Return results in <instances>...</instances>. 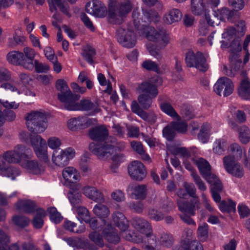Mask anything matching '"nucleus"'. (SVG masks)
I'll return each instance as SVG.
<instances>
[{
    "label": "nucleus",
    "instance_id": "obj_45",
    "mask_svg": "<svg viewBox=\"0 0 250 250\" xmlns=\"http://www.w3.org/2000/svg\"><path fill=\"white\" fill-rule=\"evenodd\" d=\"M64 229L70 232L77 233H81L83 232L85 230V226L83 224L80 225L78 228H77V224L71 221H66L63 223Z\"/></svg>",
    "mask_w": 250,
    "mask_h": 250
},
{
    "label": "nucleus",
    "instance_id": "obj_49",
    "mask_svg": "<svg viewBox=\"0 0 250 250\" xmlns=\"http://www.w3.org/2000/svg\"><path fill=\"white\" fill-rule=\"evenodd\" d=\"M155 98L148 95L140 94L138 97V101L143 108L147 109L151 106L152 103V99Z\"/></svg>",
    "mask_w": 250,
    "mask_h": 250
},
{
    "label": "nucleus",
    "instance_id": "obj_17",
    "mask_svg": "<svg viewBox=\"0 0 250 250\" xmlns=\"http://www.w3.org/2000/svg\"><path fill=\"white\" fill-rule=\"evenodd\" d=\"M234 90V85L232 81L228 78L222 77L218 80L214 85V90L218 95L222 92L224 96L230 95Z\"/></svg>",
    "mask_w": 250,
    "mask_h": 250
},
{
    "label": "nucleus",
    "instance_id": "obj_51",
    "mask_svg": "<svg viewBox=\"0 0 250 250\" xmlns=\"http://www.w3.org/2000/svg\"><path fill=\"white\" fill-rule=\"evenodd\" d=\"M239 139L244 144H246L250 141V130L246 126H241L239 131Z\"/></svg>",
    "mask_w": 250,
    "mask_h": 250
},
{
    "label": "nucleus",
    "instance_id": "obj_39",
    "mask_svg": "<svg viewBox=\"0 0 250 250\" xmlns=\"http://www.w3.org/2000/svg\"><path fill=\"white\" fill-rule=\"evenodd\" d=\"M190 9L195 15H200L206 11L203 0H191Z\"/></svg>",
    "mask_w": 250,
    "mask_h": 250
},
{
    "label": "nucleus",
    "instance_id": "obj_60",
    "mask_svg": "<svg viewBox=\"0 0 250 250\" xmlns=\"http://www.w3.org/2000/svg\"><path fill=\"white\" fill-rule=\"evenodd\" d=\"M198 237L202 242L206 241L208 238V226L207 224H204L200 226L197 230Z\"/></svg>",
    "mask_w": 250,
    "mask_h": 250
},
{
    "label": "nucleus",
    "instance_id": "obj_27",
    "mask_svg": "<svg viewBox=\"0 0 250 250\" xmlns=\"http://www.w3.org/2000/svg\"><path fill=\"white\" fill-rule=\"evenodd\" d=\"M236 12L234 10H230L227 7H223L220 9L214 11L213 16L214 18L216 19L217 22L219 24V21H224L228 19V21H232L233 18L236 16Z\"/></svg>",
    "mask_w": 250,
    "mask_h": 250
},
{
    "label": "nucleus",
    "instance_id": "obj_2",
    "mask_svg": "<svg viewBox=\"0 0 250 250\" xmlns=\"http://www.w3.org/2000/svg\"><path fill=\"white\" fill-rule=\"evenodd\" d=\"M144 19L139 18L140 14L137 10H134L132 13L133 23L135 28L143 29L146 32L147 40L156 42L160 49L164 48L169 42L170 37L167 31L163 29H155L151 26H146L144 22H156L159 20L157 12L152 10H145L143 9Z\"/></svg>",
    "mask_w": 250,
    "mask_h": 250
},
{
    "label": "nucleus",
    "instance_id": "obj_61",
    "mask_svg": "<svg viewBox=\"0 0 250 250\" xmlns=\"http://www.w3.org/2000/svg\"><path fill=\"white\" fill-rule=\"evenodd\" d=\"M98 80L101 85L106 86V89L104 91L108 93H110L112 92V88L111 83L108 80H106V78L104 75L102 73H99L98 75Z\"/></svg>",
    "mask_w": 250,
    "mask_h": 250
},
{
    "label": "nucleus",
    "instance_id": "obj_20",
    "mask_svg": "<svg viewBox=\"0 0 250 250\" xmlns=\"http://www.w3.org/2000/svg\"><path fill=\"white\" fill-rule=\"evenodd\" d=\"M96 122V119L87 117H78L69 119L67 126L69 129L76 130L79 128H85Z\"/></svg>",
    "mask_w": 250,
    "mask_h": 250
},
{
    "label": "nucleus",
    "instance_id": "obj_23",
    "mask_svg": "<svg viewBox=\"0 0 250 250\" xmlns=\"http://www.w3.org/2000/svg\"><path fill=\"white\" fill-rule=\"evenodd\" d=\"M126 191L132 198L136 200H144L146 196L147 188L145 185L130 184L128 185Z\"/></svg>",
    "mask_w": 250,
    "mask_h": 250
},
{
    "label": "nucleus",
    "instance_id": "obj_7",
    "mask_svg": "<svg viewBox=\"0 0 250 250\" xmlns=\"http://www.w3.org/2000/svg\"><path fill=\"white\" fill-rule=\"evenodd\" d=\"M20 136L21 139L25 142L28 141L29 137L30 142L37 157L45 164L49 163V159L47 153V146L45 140L43 139L40 135H36L32 136L25 132H21Z\"/></svg>",
    "mask_w": 250,
    "mask_h": 250
},
{
    "label": "nucleus",
    "instance_id": "obj_13",
    "mask_svg": "<svg viewBox=\"0 0 250 250\" xmlns=\"http://www.w3.org/2000/svg\"><path fill=\"white\" fill-rule=\"evenodd\" d=\"M56 86L60 92L58 94V99L62 103H64L65 108L72 101L73 99H78L79 95L72 93L68 87L66 82L62 80L59 79L57 81Z\"/></svg>",
    "mask_w": 250,
    "mask_h": 250
},
{
    "label": "nucleus",
    "instance_id": "obj_63",
    "mask_svg": "<svg viewBox=\"0 0 250 250\" xmlns=\"http://www.w3.org/2000/svg\"><path fill=\"white\" fill-rule=\"evenodd\" d=\"M228 3L235 12L241 10L245 6L244 0H228Z\"/></svg>",
    "mask_w": 250,
    "mask_h": 250
},
{
    "label": "nucleus",
    "instance_id": "obj_33",
    "mask_svg": "<svg viewBox=\"0 0 250 250\" xmlns=\"http://www.w3.org/2000/svg\"><path fill=\"white\" fill-rule=\"evenodd\" d=\"M182 17V12L177 8H172L164 16V21L171 24L179 21Z\"/></svg>",
    "mask_w": 250,
    "mask_h": 250
},
{
    "label": "nucleus",
    "instance_id": "obj_28",
    "mask_svg": "<svg viewBox=\"0 0 250 250\" xmlns=\"http://www.w3.org/2000/svg\"><path fill=\"white\" fill-rule=\"evenodd\" d=\"M103 234L104 238L109 243L117 244L120 241L116 230L109 223L104 225Z\"/></svg>",
    "mask_w": 250,
    "mask_h": 250
},
{
    "label": "nucleus",
    "instance_id": "obj_52",
    "mask_svg": "<svg viewBox=\"0 0 250 250\" xmlns=\"http://www.w3.org/2000/svg\"><path fill=\"white\" fill-rule=\"evenodd\" d=\"M24 61L22 63V67L25 62H29L30 61L33 62L35 60L34 58L36 55V52L32 48L29 47H25L23 49Z\"/></svg>",
    "mask_w": 250,
    "mask_h": 250
},
{
    "label": "nucleus",
    "instance_id": "obj_10",
    "mask_svg": "<svg viewBox=\"0 0 250 250\" xmlns=\"http://www.w3.org/2000/svg\"><path fill=\"white\" fill-rule=\"evenodd\" d=\"M75 150L72 147H68L60 151L56 150L53 151L52 161L53 163L59 167L67 166L71 159L75 156Z\"/></svg>",
    "mask_w": 250,
    "mask_h": 250
},
{
    "label": "nucleus",
    "instance_id": "obj_56",
    "mask_svg": "<svg viewBox=\"0 0 250 250\" xmlns=\"http://www.w3.org/2000/svg\"><path fill=\"white\" fill-rule=\"evenodd\" d=\"M236 204L232 201H223L219 205V208L222 212H231L235 210Z\"/></svg>",
    "mask_w": 250,
    "mask_h": 250
},
{
    "label": "nucleus",
    "instance_id": "obj_46",
    "mask_svg": "<svg viewBox=\"0 0 250 250\" xmlns=\"http://www.w3.org/2000/svg\"><path fill=\"white\" fill-rule=\"evenodd\" d=\"M203 176L210 184L211 189H212V188H215L220 189L221 187L222 186L219 179L214 174L210 173V171Z\"/></svg>",
    "mask_w": 250,
    "mask_h": 250
},
{
    "label": "nucleus",
    "instance_id": "obj_57",
    "mask_svg": "<svg viewBox=\"0 0 250 250\" xmlns=\"http://www.w3.org/2000/svg\"><path fill=\"white\" fill-rule=\"evenodd\" d=\"M47 212L49 214L50 220L55 223H59L62 219L61 214L55 207L48 208Z\"/></svg>",
    "mask_w": 250,
    "mask_h": 250
},
{
    "label": "nucleus",
    "instance_id": "obj_55",
    "mask_svg": "<svg viewBox=\"0 0 250 250\" xmlns=\"http://www.w3.org/2000/svg\"><path fill=\"white\" fill-rule=\"evenodd\" d=\"M171 126L174 128L175 131L181 133H185L187 130L188 125L183 121L176 120V121H172L171 122Z\"/></svg>",
    "mask_w": 250,
    "mask_h": 250
},
{
    "label": "nucleus",
    "instance_id": "obj_41",
    "mask_svg": "<svg viewBox=\"0 0 250 250\" xmlns=\"http://www.w3.org/2000/svg\"><path fill=\"white\" fill-rule=\"evenodd\" d=\"M205 17L207 23L205 22H201L199 27V33L203 36H206L208 33L209 31L208 25L214 26L215 25H217L218 24L217 22H215L214 20H212L209 15L206 14Z\"/></svg>",
    "mask_w": 250,
    "mask_h": 250
},
{
    "label": "nucleus",
    "instance_id": "obj_62",
    "mask_svg": "<svg viewBox=\"0 0 250 250\" xmlns=\"http://www.w3.org/2000/svg\"><path fill=\"white\" fill-rule=\"evenodd\" d=\"M174 155H179L181 157L188 158L190 156V152L185 147H175L170 150Z\"/></svg>",
    "mask_w": 250,
    "mask_h": 250
},
{
    "label": "nucleus",
    "instance_id": "obj_40",
    "mask_svg": "<svg viewBox=\"0 0 250 250\" xmlns=\"http://www.w3.org/2000/svg\"><path fill=\"white\" fill-rule=\"evenodd\" d=\"M193 162L198 167L202 176L206 175L210 171L211 167L209 164L205 159L199 158L193 160Z\"/></svg>",
    "mask_w": 250,
    "mask_h": 250
},
{
    "label": "nucleus",
    "instance_id": "obj_6",
    "mask_svg": "<svg viewBox=\"0 0 250 250\" xmlns=\"http://www.w3.org/2000/svg\"><path fill=\"white\" fill-rule=\"evenodd\" d=\"M27 128L31 132L41 133L47 127L45 112L42 110L32 111L26 117Z\"/></svg>",
    "mask_w": 250,
    "mask_h": 250
},
{
    "label": "nucleus",
    "instance_id": "obj_42",
    "mask_svg": "<svg viewBox=\"0 0 250 250\" xmlns=\"http://www.w3.org/2000/svg\"><path fill=\"white\" fill-rule=\"evenodd\" d=\"M160 108L163 112L173 119L178 120L180 119V116L170 104L163 103L160 104Z\"/></svg>",
    "mask_w": 250,
    "mask_h": 250
},
{
    "label": "nucleus",
    "instance_id": "obj_8",
    "mask_svg": "<svg viewBox=\"0 0 250 250\" xmlns=\"http://www.w3.org/2000/svg\"><path fill=\"white\" fill-rule=\"evenodd\" d=\"M80 99V96L78 99L74 98L65 108L68 110H82L89 111L91 114H94L98 113L100 108L98 104L92 103L89 99H83L79 103L76 101Z\"/></svg>",
    "mask_w": 250,
    "mask_h": 250
},
{
    "label": "nucleus",
    "instance_id": "obj_12",
    "mask_svg": "<svg viewBox=\"0 0 250 250\" xmlns=\"http://www.w3.org/2000/svg\"><path fill=\"white\" fill-rule=\"evenodd\" d=\"M62 176L63 181V184L67 187L71 188L74 184L75 188L78 190L81 188L80 184H76L81 179V175L78 170L74 167H67L62 171Z\"/></svg>",
    "mask_w": 250,
    "mask_h": 250
},
{
    "label": "nucleus",
    "instance_id": "obj_21",
    "mask_svg": "<svg viewBox=\"0 0 250 250\" xmlns=\"http://www.w3.org/2000/svg\"><path fill=\"white\" fill-rule=\"evenodd\" d=\"M191 175L198 189L202 192L201 194V198L203 204L205 208L209 211L213 212L214 209L210 205L209 200L207 197L206 194L204 193V192L207 189V187L205 183L196 173L192 172Z\"/></svg>",
    "mask_w": 250,
    "mask_h": 250
},
{
    "label": "nucleus",
    "instance_id": "obj_11",
    "mask_svg": "<svg viewBox=\"0 0 250 250\" xmlns=\"http://www.w3.org/2000/svg\"><path fill=\"white\" fill-rule=\"evenodd\" d=\"M185 60L187 65L188 67H194L204 72L206 71L208 69L206 59L200 52L194 53L192 51H188L187 53Z\"/></svg>",
    "mask_w": 250,
    "mask_h": 250
},
{
    "label": "nucleus",
    "instance_id": "obj_35",
    "mask_svg": "<svg viewBox=\"0 0 250 250\" xmlns=\"http://www.w3.org/2000/svg\"><path fill=\"white\" fill-rule=\"evenodd\" d=\"M116 8L118 10V13H121L124 17L131 12L133 8V4L129 0H123L118 1L116 0Z\"/></svg>",
    "mask_w": 250,
    "mask_h": 250
},
{
    "label": "nucleus",
    "instance_id": "obj_48",
    "mask_svg": "<svg viewBox=\"0 0 250 250\" xmlns=\"http://www.w3.org/2000/svg\"><path fill=\"white\" fill-rule=\"evenodd\" d=\"M68 198L74 208L79 207V205L82 203V196L77 191H70L68 193Z\"/></svg>",
    "mask_w": 250,
    "mask_h": 250
},
{
    "label": "nucleus",
    "instance_id": "obj_37",
    "mask_svg": "<svg viewBox=\"0 0 250 250\" xmlns=\"http://www.w3.org/2000/svg\"><path fill=\"white\" fill-rule=\"evenodd\" d=\"M239 95L244 100H248L250 97V83L247 79H243L238 89Z\"/></svg>",
    "mask_w": 250,
    "mask_h": 250
},
{
    "label": "nucleus",
    "instance_id": "obj_47",
    "mask_svg": "<svg viewBox=\"0 0 250 250\" xmlns=\"http://www.w3.org/2000/svg\"><path fill=\"white\" fill-rule=\"evenodd\" d=\"M131 146L132 149L141 156L143 160L147 161L150 160L149 156L145 153L143 145L140 142L132 141L131 142Z\"/></svg>",
    "mask_w": 250,
    "mask_h": 250
},
{
    "label": "nucleus",
    "instance_id": "obj_5",
    "mask_svg": "<svg viewBox=\"0 0 250 250\" xmlns=\"http://www.w3.org/2000/svg\"><path fill=\"white\" fill-rule=\"evenodd\" d=\"M183 187L188 194L193 198L190 203L182 201L181 199L177 200L179 209L183 213H187L190 215L195 214V209L200 208V202L198 196L196 195V189L192 183L184 182Z\"/></svg>",
    "mask_w": 250,
    "mask_h": 250
},
{
    "label": "nucleus",
    "instance_id": "obj_59",
    "mask_svg": "<svg viewBox=\"0 0 250 250\" xmlns=\"http://www.w3.org/2000/svg\"><path fill=\"white\" fill-rule=\"evenodd\" d=\"M12 220L14 224L20 228H24L27 226L30 222V220L23 216H13Z\"/></svg>",
    "mask_w": 250,
    "mask_h": 250
},
{
    "label": "nucleus",
    "instance_id": "obj_4",
    "mask_svg": "<svg viewBox=\"0 0 250 250\" xmlns=\"http://www.w3.org/2000/svg\"><path fill=\"white\" fill-rule=\"evenodd\" d=\"M125 147V145L124 143H118L116 139L111 136L107 139L103 144L90 143L89 146L90 151L99 159L103 160L110 157L117 150H122Z\"/></svg>",
    "mask_w": 250,
    "mask_h": 250
},
{
    "label": "nucleus",
    "instance_id": "obj_30",
    "mask_svg": "<svg viewBox=\"0 0 250 250\" xmlns=\"http://www.w3.org/2000/svg\"><path fill=\"white\" fill-rule=\"evenodd\" d=\"M100 203L96 204L93 208V211L94 213L99 218H102V222L104 225L109 223L108 219L106 218L110 214L109 208L105 205Z\"/></svg>",
    "mask_w": 250,
    "mask_h": 250
},
{
    "label": "nucleus",
    "instance_id": "obj_24",
    "mask_svg": "<svg viewBox=\"0 0 250 250\" xmlns=\"http://www.w3.org/2000/svg\"><path fill=\"white\" fill-rule=\"evenodd\" d=\"M83 194L88 199L97 203H104L105 198L103 193L95 187L86 186L82 188Z\"/></svg>",
    "mask_w": 250,
    "mask_h": 250
},
{
    "label": "nucleus",
    "instance_id": "obj_22",
    "mask_svg": "<svg viewBox=\"0 0 250 250\" xmlns=\"http://www.w3.org/2000/svg\"><path fill=\"white\" fill-rule=\"evenodd\" d=\"M108 136V130L104 125L95 126L89 131V136L91 139L100 141V143H95L97 144H104L106 140L109 138V137ZM92 143H94V142Z\"/></svg>",
    "mask_w": 250,
    "mask_h": 250
},
{
    "label": "nucleus",
    "instance_id": "obj_19",
    "mask_svg": "<svg viewBox=\"0 0 250 250\" xmlns=\"http://www.w3.org/2000/svg\"><path fill=\"white\" fill-rule=\"evenodd\" d=\"M116 0H109L107 12V19L109 22L113 24H121L125 18L116 8Z\"/></svg>",
    "mask_w": 250,
    "mask_h": 250
},
{
    "label": "nucleus",
    "instance_id": "obj_25",
    "mask_svg": "<svg viewBox=\"0 0 250 250\" xmlns=\"http://www.w3.org/2000/svg\"><path fill=\"white\" fill-rule=\"evenodd\" d=\"M21 166L29 172L34 174H40L45 170V166L36 160H24Z\"/></svg>",
    "mask_w": 250,
    "mask_h": 250
},
{
    "label": "nucleus",
    "instance_id": "obj_32",
    "mask_svg": "<svg viewBox=\"0 0 250 250\" xmlns=\"http://www.w3.org/2000/svg\"><path fill=\"white\" fill-rule=\"evenodd\" d=\"M228 141L226 138L216 139L213 143L212 151L218 155H224L229 147Z\"/></svg>",
    "mask_w": 250,
    "mask_h": 250
},
{
    "label": "nucleus",
    "instance_id": "obj_1",
    "mask_svg": "<svg viewBox=\"0 0 250 250\" xmlns=\"http://www.w3.org/2000/svg\"><path fill=\"white\" fill-rule=\"evenodd\" d=\"M113 221L121 230L123 237L126 240L136 243L154 244L157 242V237L153 234L152 226L146 219L142 217H135L132 220V226L138 231L144 235H134L127 230L129 224L124 215L120 212L112 214Z\"/></svg>",
    "mask_w": 250,
    "mask_h": 250
},
{
    "label": "nucleus",
    "instance_id": "obj_26",
    "mask_svg": "<svg viewBox=\"0 0 250 250\" xmlns=\"http://www.w3.org/2000/svg\"><path fill=\"white\" fill-rule=\"evenodd\" d=\"M228 151L231 155H229L231 161H238L246 157V150L237 143L230 144L228 147Z\"/></svg>",
    "mask_w": 250,
    "mask_h": 250
},
{
    "label": "nucleus",
    "instance_id": "obj_54",
    "mask_svg": "<svg viewBox=\"0 0 250 250\" xmlns=\"http://www.w3.org/2000/svg\"><path fill=\"white\" fill-rule=\"evenodd\" d=\"M79 217L85 222L90 221V212L88 209L83 206H79L75 208Z\"/></svg>",
    "mask_w": 250,
    "mask_h": 250
},
{
    "label": "nucleus",
    "instance_id": "obj_58",
    "mask_svg": "<svg viewBox=\"0 0 250 250\" xmlns=\"http://www.w3.org/2000/svg\"><path fill=\"white\" fill-rule=\"evenodd\" d=\"M95 54V50L91 46H87L83 49L82 55L84 59L90 64L93 63V57Z\"/></svg>",
    "mask_w": 250,
    "mask_h": 250
},
{
    "label": "nucleus",
    "instance_id": "obj_3",
    "mask_svg": "<svg viewBox=\"0 0 250 250\" xmlns=\"http://www.w3.org/2000/svg\"><path fill=\"white\" fill-rule=\"evenodd\" d=\"M31 150L22 145L17 146L13 150H7L0 154V163L5 168L7 178L12 180L16 179L20 175V171L17 167L6 164V162L10 164H20L23 161V158H28V153Z\"/></svg>",
    "mask_w": 250,
    "mask_h": 250
},
{
    "label": "nucleus",
    "instance_id": "obj_15",
    "mask_svg": "<svg viewBox=\"0 0 250 250\" xmlns=\"http://www.w3.org/2000/svg\"><path fill=\"white\" fill-rule=\"evenodd\" d=\"M223 164L226 171L237 178H240L244 175V170L240 164L235 161H231L229 156H226L223 159Z\"/></svg>",
    "mask_w": 250,
    "mask_h": 250
},
{
    "label": "nucleus",
    "instance_id": "obj_16",
    "mask_svg": "<svg viewBox=\"0 0 250 250\" xmlns=\"http://www.w3.org/2000/svg\"><path fill=\"white\" fill-rule=\"evenodd\" d=\"M85 11L94 17L100 18H104L107 12L105 4L98 0H94L87 3L85 5Z\"/></svg>",
    "mask_w": 250,
    "mask_h": 250
},
{
    "label": "nucleus",
    "instance_id": "obj_43",
    "mask_svg": "<svg viewBox=\"0 0 250 250\" xmlns=\"http://www.w3.org/2000/svg\"><path fill=\"white\" fill-rule=\"evenodd\" d=\"M147 216L149 219L155 221H161L165 218V214L154 207L147 209Z\"/></svg>",
    "mask_w": 250,
    "mask_h": 250
},
{
    "label": "nucleus",
    "instance_id": "obj_44",
    "mask_svg": "<svg viewBox=\"0 0 250 250\" xmlns=\"http://www.w3.org/2000/svg\"><path fill=\"white\" fill-rule=\"evenodd\" d=\"M45 216L46 212L44 209L42 208L38 209L32 221L33 226L36 229L42 228L44 223L43 218Z\"/></svg>",
    "mask_w": 250,
    "mask_h": 250
},
{
    "label": "nucleus",
    "instance_id": "obj_64",
    "mask_svg": "<svg viewBox=\"0 0 250 250\" xmlns=\"http://www.w3.org/2000/svg\"><path fill=\"white\" fill-rule=\"evenodd\" d=\"M142 66L143 68L148 70L153 71L157 73L159 71V68L157 64L149 60L144 61Z\"/></svg>",
    "mask_w": 250,
    "mask_h": 250
},
{
    "label": "nucleus",
    "instance_id": "obj_36",
    "mask_svg": "<svg viewBox=\"0 0 250 250\" xmlns=\"http://www.w3.org/2000/svg\"><path fill=\"white\" fill-rule=\"evenodd\" d=\"M7 60L11 64L22 66L24 61L23 54L16 51H11L7 55Z\"/></svg>",
    "mask_w": 250,
    "mask_h": 250
},
{
    "label": "nucleus",
    "instance_id": "obj_29",
    "mask_svg": "<svg viewBox=\"0 0 250 250\" xmlns=\"http://www.w3.org/2000/svg\"><path fill=\"white\" fill-rule=\"evenodd\" d=\"M10 242L11 238L9 234L0 229V250H19L17 244H13L10 248Z\"/></svg>",
    "mask_w": 250,
    "mask_h": 250
},
{
    "label": "nucleus",
    "instance_id": "obj_9",
    "mask_svg": "<svg viewBox=\"0 0 250 250\" xmlns=\"http://www.w3.org/2000/svg\"><path fill=\"white\" fill-rule=\"evenodd\" d=\"M161 83L159 78H153L139 84L136 90L139 94L156 97L158 94V86Z\"/></svg>",
    "mask_w": 250,
    "mask_h": 250
},
{
    "label": "nucleus",
    "instance_id": "obj_14",
    "mask_svg": "<svg viewBox=\"0 0 250 250\" xmlns=\"http://www.w3.org/2000/svg\"><path fill=\"white\" fill-rule=\"evenodd\" d=\"M118 42L126 48L133 47L136 43V36L134 32L128 29L119 28L117 30Z\"/></svg>",
    "mask_w": 250,
    "mask_h": 250
},
{
    "label": "nucleus",
    "instance_id": "obj_18",
    "mask_svg": "<svg viewBox=\"0 0 250 250\" xmlns=\"http://www.w3.org/2000/svg\"><path fill=\"white\" fill-rule=\"evenodd\" d=\"M128 174L135 180L141 181L146 175V171L143 164L138 161H134L128 167Z\"/></svg>",
    "mask_w": 250,
    "mask_h": 250
},
{
    "label": "nucleus",
    "instance_id": "obj_34",
    "mask_svg": "<svg viewBox=\"0 0 250 250\" xmlns=\"http://www.w3.org/2000/svg\"><path fill=\"white\" fill-rule=\"evenodd\" d=\"M23 68L29 70H32L35 68L37 73L45 72L49 69L46 64L40 62L37 60L33 62L30 61L29 62H25L23 64Z\"/></svg>",
    "mask_w": 250,
    "mask_h": 250
},
{
    "label": "nucleus",
    "instance_id": "obj_38",
    "mask_svg": "<svg viewBox=\"0 0 250 250\" xmlns=\"http://www.w3.org/2000/svg\"><path fill=\"white\" fill-rule=\"evenodd\" d=\"M211 128L210 124L207 123H204L201 126L200 132L198 134V138L202 143H206L208 141Z\"/></svg>",
    "mask_w": 250,
    "mask_h": 250
},
{
    "label": "nucleus",
    "instance_id": "obj_31",
    "mask_svg": "<svg viewBox=\"0 0 250 250\" xmlns=\"http://www.w3.org/2000/svg\"><path fill=\"white\" fill-rule=\"evenodd\" d=\"M229 47L231 51V56L229 59L231 60L232 64H233L236 60L237 63L239 66H240L241 64V59L237 60L236 59L239 58L237 53H239L242 49L240 44V39L239 38L234 39L230 44Z\"/></svg>",
    "mask_w": 250,
    "mask_h": 250
},
{
    "label": "nucleus",
    "instance_id": "obj_53",
    "mask_svg": "<svg viewBox=\"0 0 250 250\" xmlns=\"http://www.w3.org/2000/svg\"><path fill=\"white\" fill-rule=\"evenodd\" d=\"M160 244L164 247L170 248L174 242V239L172 235L167 233L162 234L160 237Z\"/></svg>",
    "mask_w": 250,
    "mask_h": 250
},
{
    "label": "nucleus",
    "instance_id": "obj_50",
    "mask_svg": "<svg viewBox=\"0 0 250 250\" xmlns=\"http://www.w3.org/2000/svg\"><path fill=\"white\" fill-rule=\"evenodd\" d=\"M17 205L20 209L27 213L32 212L35 207L34 202L28 200L19 201Z\"/></svg>",
    "mask_w": 250,
    "mask_h": 250
}]
</instances>
